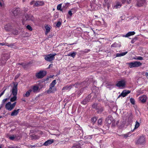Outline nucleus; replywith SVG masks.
Instances as JSON below:
<instances>
[{"label":"nucleus","instance_id":"nucleus-1","mask_svg":"<svg viewBox=\"0 0 148 148\" xmlns=\"http://www.w3.org/2000/svg\"><path fill=\"white\" fill-rule=\"evenodd\" d=\"M56 55V53H50L49 54L46 55L45 56V60L49 62H51L53 60L55 59V56Z\"/></svg>","mask_w":148,"mask_h":148},{"label":"nucleus","instance_id":"nucleus-2","mask_svg":"<svg viewBox=\"0 0 148 148\" xmlns=\"http://www.w3.org/2000/svg\"><path fill=\"white\" fill-rule=\"evenodd\" d=\"M47 74V72L45 71H40L36 73L35 75L36 77L38 79H42Z\"/></svg>","mask_w":148,"mask_h":148},{"label":"nucleus","instance_id":"nucleus-3","mask_svg":"<svg viewBox=\"0 0 148 148\" xmlns=\"http://www.w3.org/2000/svg\"><path fill=\"white\" fill-rule=\"evenodd\" d=\"M130 68H134L140 66L142 65V63L140 62L135 61L129 63Z\"/></svg>","mask_w":148,"mask_h":148},{"label":"nucleus","instance_id":"nucleus-4","mask_svg":"<svg viewBox=\"0 0 148 148\" xmlns=\"http://www.w3.org/2000/svg\"><path fill=\"white\" fill-rule=\"evenodd\" d=\"M126 84V82L123 80L117 81L116 86L119 88L121 87H124Z\"/></svg>","mask_w":148,"mask_h":148},{"label":"nucleus","instance_id":"nucleus-5","mask_svg":"<svg viewBox=\"0 0 148 148\" xmlns=\"http://www.w3.org/2000/svg\"><path fill=\"white\" fill-rule=\"evenodd\" d=\"M12 12L14 16L18 15L20 13V9L19 8H14L12 10Z\"/></svg>","mask_w":148,"mask_h":148},{"label":"nucleus","instance_id":"nucleus-6","mask_svg":"<svg viewBox=\"0 0 148 148\" xmlns=\"http://www.w3.org/2000/svg\"><path fill=\"white\" fill-rule=\"evenodd\" d=\"M145 137L144 136H142L137 140V143L138 144H143L145 143Z\"/></svg>","mask_w":148,"mask_h":148},{"label":"nucleus","instance_id":"nucleus-7","mask_svg":"<svg viewBox=\"0 0 148 148\" xmlns=\"http://www.w3.org/2000/svg\"><path fill=\"white\" fill-rule=\"evenodd\" d=\"M130 91L129 90H124L123 91L121 94L119 96V97L120 96H122L124 97L126 96L127 95L130 93Z\"/></svg>","mask_w":148,"mask_h":148},{"label":"nucleus","instance_id":"nucleus-8","mask_svg":"<svg viewBox=\"0 0 148 148\" xmlns=\"http://www.w3.org/2000/svg\"><path fill=\"white\" fill-rule=\"evenodd\" d=\"M17 84H14L12 89V93L13 95H16L17 93Z\"/></svg>","mask_w":148,"mask_h":148},{"label":"nucleus","instance_id":"nucleus-9","mask_svg":"<svg viewBox=\"0 0 148 148\" xmlns=\"http://www.w3.org/2000/svg\"><path fill=\"white\" fill-rule=\"evenodd\" d=\"M87 81H84L82 83V84H86V85H85L86 86V85H88V84L92 82H94V80L93 79V78L92 77L90 78H87L86 79Z\"/></svg>","mask_w":148,"mask_h":148},{"label":"nucleus","instance_id":"nucleus-10","mask_svg":"<svg viewBox=\"0 0 148 148\" xmlns=\"http://www.w3.org/2000/svg\"><path fill=\"white\" fill-rule=\"evenodd\" d=\"M90 99V97L89 95L87 96L86 98L81 103L85 105L89 101Z\"/></svg>","mask_w":148,"mask_h":148},{"label":"nucleus","instance_id":"nucleus-11","mask_svg":"<svg viewBox=\"0 0 148 148\" xmlns=\"http://www.w3.org/2000/svg\"><path fill=\"white\" fill-rule=\"evenodd\" d=\"M54 140L53 139H51L46 141L43 144V145L47 146L50 145L53 143Z\"/></svg>","mask_w":148,"mask_h":148},{"label":"nucleus","instance_id":"nucleus-12","mask_svg":"<svg viewBox=\"0 0 148 148\" xmlns=\"http://www.w3.org/2000/svg\"><path fill=\"white\" fill-rule=\"evenodd\" d=\"M44 3L43 1H37L36 2L34 3V4L33 5L34 7L37 6H42L44 5Z\"/></svg>","mask_w":148,"mask_h":148},{"label":"nucleus","instance_id":"nucleus-13","mask_svg":"<svg viewBox=\"0 0 148 148\" xmlns=\"http://www.w3.org/2000/svg\"><path fill=\"white\" fill-rule=\"evenodd\" d=\"M128 118L126 119V121L129 123L131 122L133 119V115L131 113H130L128 115Z\"/></svg>","mask_w":148,"mask_h":148},{"label":"nucleus","instance_id":"nucleus-14","mask_svg":"<svg viewBox=\"0 0 148 148\" xmlns=\"http://www.w3.org/2000/svg\"><path fill=\"white\" fill-rule=\"evenodd\" d=\"M113 120V118L111 115H109L108 117L106 119V123L108 124H110Z\"/></svg>","mask_w":148,"mask_h":148},{"label":"nucleus","instance_id":"nucleus-15","mask_svg":"<svg viewBox=\"0 0 148 148\" xmlns=\"http://www.w3.org/2000/svg\"><path fill=\"white\" fill-rule=\"evenodd\" d=\"M5 108L6 109L8 110L9 111L11 110L12 109V106L11 103L10 102H9L7 103L5 106Z\"/></svg>","mask_w":148,"mask_h":148},{"label":"nucleus","instance_id":"nucleus-16","mask_svg":"<svg viewBox=\"0 0 148 148\" xmlns=\"http://www.w3.org/2000/svg\"><path fill=\"white\" fill-rule=\"evenodd\" d=\"M147 99V97L146 95H143L139 97L140 101L143 103H144L146 102Z\"/></svg>","mask_w":148,"mask_h":148},{"label":"nucleus","instance_id":"nucleus-17","mask_svg":"<svg viewBox=\"0 0 148 148\" xmlns=\"http://www.w3.org/2000/svg\"><path fill=\"white\" fill-rule=\"evenodd\" d=\"M55 91H56V88L53 87H51V86H50L49 89L47 90V92L48 94H50L51 93L54 92Z\"/></svg>","mask_w":148,"mask_h":148},{"label":"nucleus","instance_id":"nucleus-18","mask_svg":"<svg viewBox=\"0 0 148 148\" xmlns=\"http://www.w3.org/2000/svg\"><path fill=\"white\" fill-rule=\"evenodd\" d=\"M31 88L32 91L34 92H36L39 88L38 86H32Z\"/></svg>","mask_w":148,"mask_h":148},{"label":"nucleus","instance_id":"nucleus-19","mask_svg":"<svg viewBox=\"0 0 148 148\" xmlns=\"http://www.w3.org/2000/svg\"><path fill=\"white\" fill-rule=\"evenodd\" d=\"M32 92V90L31 89L29 90L26 92L25 94H24L23 96L24 97H29L30 95V93Z\"/></svg>","mask_w":148,"mask_h":148},{"label":"nucleus","instance_id":"nucleus-20","mask_svg":"<svg viewBox=\"0 0 148 148\" xmlns=\"http://www.w3.org/2000/svg\"><path fill=\"white\" fill-rule=\"evenodd\" d=\"M103 108L101 105H100L97 110V113H100L103 111Z\"/></svg>","mask_w":148,"mask_h":148},{"label":"nucleus","instance_id":"nucleus-21","mask_svg":"<svg viewBox=\"0 0 148 148\" xmlns=\"http://www.w3.org/2000/svg\"><path fill=\"white\" fill-rule=\"evenodd\" d=\"M20 109H18L17 110H14L11 113V115L12 116H15L19 112Z\"/></svg>","mask_w":148,"mask_h":148},{"label":"nucleus","instance_id":"nucleus-22","mask_svg":"<svg viewBox=\"0 0 148 148\" xmlns=\"http://www.w3.org/2000/svg\"><path fill=\"white\" fill-rule=\"evenodd\" d=\"M26 20H32L33 17L30 14H26L25 16Z\"/></svg>","mask_w":148,"mask_h":148},{"label":"nucleus","instance_id":"nucleus-23","mask_svg":"<svg viewBox=\"0 0 148 148\" xmlns=\"http://www.w3.org/2000/svg\"><path fill=\"white\" fill-rule=\"evenodd\" d=\"M8 59V58H5V57H2V60H1V64H2V65L5 64L6 61H7Z\"/></svg>","mask_w":148,"mask_h":148},{"label":"nucleus","instance_id":"nucleus-24","mask_svg":"<svg viewBox=\"0 0 148 148\" xmlns=\"http://www.w3.org/2000/svg\"><path fill=\"white\" fill-rule=\"evenodd\" d=\"M127 53V51H125L121 53H117L116 54V57H119L121 56H123L126 55Z\"/></svg>","mask_w":148,"mask_h":148},{"label":"nucleus","instance_id":"nucleus-25","mask_svg":"<svg viewBox=\"0 0 148 148\" xmlns=\"http://www.w3.org/2000/svg\"><path fill=\"white\" fill-rule=\"evenodd\" d=\"M4 29L7 31H9L11 29V26L9 24L5 25L4 26Z\"/></svg>","mask_w":148,"mask_h":148},{"label":"nucleus","instance_id":"nucleus-26","mask_svg":"<svg viewBox=\"0 0 148 148\" xmlns=\"http://www.w3.org/2000/svg\"><path fill=\"white\" fill-rule=\"evenodd\" d=\"M45 28L46 29V31L45 32V34L47 35L48 33L50 32L51 29L48 25L46 26Z\"/></svg>","mask_w":148,"mask_h":148},{"label":"nucleus","instance_id":"nucleus-27","mask_svg":"<svg viewBox=\"0 0 148 148\" xmlns=\"http://www.w3.org/2000/svg\"><path fill=\"white\" fill-rule=\"evenodd\" d=\"M72 85L67 86H66L64 87L62 89V90H69L72 88Z\"/></svg>","mask_w":148,"mask_h":148},{"label":"nucleus","instance_id":"nucleus-28","mask_svg":"<svg viewBox=\"0 0 148 148\" xmlns=\"http://www.w3.org/2000/svg\"><path fill=\"white\" fill-rule=\"evenodd\" d=\"M135 34V32H128L125 35V37H128L134 35Z\"/></svg>","mask_w":148,"mask_h":148},{"label":"nucleus","instance_id":"nucleus-29","mask_svg":"<svg viewBox=\"0 0 148 148\" xmlns=\"http://www.w3.org/2000/svg\"><path fill=\"white\" fill-rule=\"evenodd\" d=\"M76 52H73V53H70L67 55V56H69L72 57L73 58H75L76 55Z\"/></svg>","mask_w":148,"mask_h":148},{"label":"nucleus","instance_id":"nucleus-30","mask_svg":"<svg viewBox=\"0 0 148 148\" xmlns=\"http://www.w3.org/2000/svg\"><path fill=\"white\" fill-rule=\"evenodd\" d=\"M140 123L137 121H136L135 122L134 129L135 130L137 129L140 126Z\"/></svg>","mask_w":148,"mask_h":148},{"label":"nucleus","instance_id":"nucleus-31","mask_svg":"<svg viewBox=\"0 0 148 148\" xmlns=\"http://www.w3.org/2000/svg\"><path fill=\"white\" fill-rule=\"evenodd\" d=\"M99 105H100L98 104L97 103H94L92 105V107L97 110Z\"/></svg>","mask_w":148,"mask_h":148},{"label":"nucleus","instance_id":"nucleus-32","mask_svg":"<svg viewBox=\"0 0 148 148\" xmlns=\"http://www.w3.org/2000/svg\"><path fill=\"white\" fill-rule=\"evenodd\" d=\"M31 137L32 139H36L39 138V136H38L35 134H33L31 135Z\"/></svg>","mask_w":148,"mask_h":148},{"label":"nucleus","instance_id":"nucleus-33","mask_svg":"<svg viewBox=\"0 0 148 148\" xmlns=\"http://www.w3.org/2000/svg\"><path fill=\"white\" fill-rule=\"evenodd\" d=\"M56 84V80H54L50 84V86H51V87H54L55 85Z\"/></svg>","mask_w":148,"mask_h":148},{"label":"nucleus","instance_id":"nucleus-34","mask_svg":"<svg viewBox=\"0 0 148 148\" xmlns=\"http://www.w3.org/2000/svg\"><path fill=\"white\" fill-rule=\"evenodd\" d=\"M16 95H14V96L10 99V101L11 102H14L16 100Z\"/></svg>","mask_w":148,"mask_h":148},{"label":"nucleus","instance_id":"nucleus-35","mask_svg":"<svg viewBox=\"0 0 148 148\" xmlns=\"http://www.w3.org/2000/svg\"><path fill=\"white\" fill-rule=\"evenodd\" d=\"M62 4H58L57 6V9L63 12V10L61 8Z\"/></svg>","mask_w":148,"mask_h":148},{"label":"nucleus","instance_id":"nucleus-36","mask_svg":"<svg viewBox=\"0 0 148 148\" xmlns=\"http://www.w3.org/2000/svg\"><path fill=\"white\" fill-rule=\"evenodd\" d=\"M121 4L119 2H117L116 5L115 6V7L116 8H120L121 7Z\"/></svg>","mask_w":148,"mask_h":148},{"label":"nucleus","instance_id":"nucleus-37","mask_svg":"<svg viewBox=\"0 0 148 148\" xmlns=\"http://www.w3.org/2000/svg\"><path fill=\"white\" fill-rule=\"evenodd\" d=\"M130 101L132 104L133 105L135 104V101L134 99L133 98H131L130 99Z\"/></svg>","mask_w":148,"mask_h":148},{"label":"nucleus","instance_id":"nucleus-38","mask_svg":"<svg viewBox=\"0 0 148 148\" xmlns=\"http://www.w3.org/2000/svg\"><path fill=\"white\" fill-rule=\"evenodd\" d=\"M102 119H99L98 121V123L99 125H101L102 123Z\"/></svg>","mask_w":148,"mask_h":148},{"label":"nucleus","instance_id":"nucleus-39","mask_svg":"<svg viewBox=\"0 0 148 148\" xmlns=\"http://www.w3.org/2000/svg\"><path fill=\"white\" fill-rule=\"evenodd\" d=\"M97 120V119L96 117H93L91 119V121L93 123H95Z\"/></svg>","mask_w":148,"mask_h":148},{"label":"nucleus","instance_id":"nucleus-40","mask_svg":"<svg viewBox=\"0 0 148 148\" xmlns=\"http://www.w3.org/2000/svg\"><path fill=\"white\" fill-rule=\"evenodd\" d=\"M118 45V44L117 43L115 42L111 45V47H117Z\"/></svg>","mask_w":148,"mask_h":148},{"label":"nucleus","instance_id":"nucleus-41","mask_svg":"<svg viewBox=\"0 0 148 148\" xmlns=\"http://www.w3.org/2000/svg\"><path fill=\"white\" fill-rule=\"evenodd\" d=\"M61 25V23L60 21H58L57 23L56 26L58 27H59Z\"/></svg>","mask_w":148,"mask_h":148},{"label":"nucleus","instance_id":"nucleus-42","mask_svg":"<svg viewBox=\"0 0 148 148\" xmlns=\"http://www.w3.org/2000/svg\"><path fill=\"white\" fill-rule=\"evenodd\" d=\"M26 28L28 29L29 30H30V31H32V27H31V26L29 25H28L27 26H26Z\"/></svg>","mask_w":148,"mask_h":148},{"label":"nucleus","instance_id":"nucleus-43","mask_svg":"<svg viewBox=\"0 0 148 148\" xmlns=\"http://www.w3.org/2000/svg\"><path fill=\"white\" fill-rule=\"evenodd\" d=\"M69 5V3H65L64 4V5H63V7L66 8L67 7H68Z\"/></svg>","mask_w":148,"mask_h":148},{"label":"nucleus","instance_id":"nucleus-44","mask_svg":"<svg viewBox=\"0 0 148 148\" xmlns=\"http://www.w3.org/2000/svg\"><path fill=\"white\" fill-rule=\"evenodd\" d=\"M136 60H142L143 59V57L141 56H138L136 58Z\"/></svg>","mask_w":148,"mask_h":148},{"label":"nucleus","instance_id":"nucleus-45","mask_svg":"<svg viewBox=\"0 0 148 148\" xmlns=\"http://www.w3.org/2000/svg\"><path fill=\"white\" fill-rule=\"evenodd\" d=\"M15 138V137L14 135L9 137V139L11 140H13Z\"/></svg>","mask_w":148,"mask_h":148},{"label":"nucleus","instance_id":"nucleus-46","mask_svg":"<svg viewBox=\"0 0 148 148\" xmlns=\"http://www.w3.org/2000/svg\"><path fill=\"white\" fill-rule=\"evenodd\" d=\"M16 102H15L14 103H13L12 104H11V106H12V109H13L14 108V107H15V106L16 105Z\"/></svg>","mask_w":148,"mask_h":148},{"label":"nucleus","instance_id":"nucleus-47","mask_svg":"<svg viewBox=\"0 0 148 148\" xmlns=\"http://www.w3.org/2000/svg\"><path fill=\"white\" fill-rule=\"evenodd\" d=\"M7 100H8L7 98L4 99L2 101V104L3 105L4 103H5V102Z\"/></svg>","mask_w":148,"mask_h":148},{"label":"nucleus","instance_id":"nucleus-48","mask_svg":"<svg viewBox=\"0 0 148 148\" xmlns=\"http://www.w3.org/2000/svg\"><path fill=\"white\" fill-rule=\"evenodd\" d=\"M143 3H140L139 2H138L137 4V5L138 6L140 7L142 5H143Z\"/></svg>","mask_w":148,"mask_h":148},{"label":"nucleus","instance_id":"nucleus-49","mask_svg":"<svg viewBox=\"0 0 148 148\" xmlns=\"http://www.w3.org/2000/svg\"><path fill=\"white\" fill-rule=\"evenodd\" d=\"M6 88L5 89L3 92L1 93L0 94V97L4 94L5 90H6Z\"/></svg>","mask_w":148,"mask_h":148},{"label":"nucleus","instance_id":"nucleus-50","mask_svg":"<svg viewBox=\"0 0 148 148\" xmlns=\"http://www.w3.org/2000/svg\"><path fill=\"white\" fill-rule=\"evenodd\" d=\"M123 136L125 138L128 137V134H124Z\"/></svg>","mask_w":148,"mask_h":148},{"label":"nucleus","instance_id":"nucleus-51","mask_svg":"<svg viewBox=\"0 0 148 148\" xmlns=\"http://www.w3.org/2000/svg\"><path fill=\"white\" fill-rule=\"evenodd\" d=\"M90 51V49H85V51H84V52L85 53H87Z\"/></svg>","mask_w":148,"mask_h":148},{"label":"nucleus","instance_id":"nucleus-52","mask_svg":"<svg viewBox=\"0 0 148 148\" xmlns=\"http://www.w3.org/2000/svg\"><path fill=\"white\" fill-rule=\"evenodd\" d=\"M68 13L69 15L70 16H71L72 15V11L71 10H69V11Z\"/></svg>","mask_w":148,"mask_h":148},{"label":"nucleus","instance_id":"nucleus-53","mask_svg":"<svg viewBox=\"0 0 148 148\" xmlns=\"http://www.w3.org/2000/svg\"><path fill=\"white\" fill-rule=\"evenodd\" d=\"M127 0H121V2L122 3H124L126 2Z\"/></svg>","mask_w":148,"mask_h":148},{"label":"nucleus","instance_id":"nucleus-54","mask_svg":"<svg viewBox=\"0 0 148 148\" xmlns=\"http://www.w3.org/2000/svg\"><path fill=\"white\" fill-rule=\"evenodd\" d=\"M34 2H35V1L34 0L32 1L30 3V5H32L34 4Z\"/></svg>","mask_w":148,"mask_h":148},{"label":"nucleus","instance_id":"nucleus-55","mask_svg":"<svg viewBox=\"0 0 148 148\" xmlns=\"http://www.w3.org/2000/svg\"><path fill=\"white\" fill-rule=\"evenodd\" d=\"M75 147L76 148H81V147L79 144L76 145L75 146Z\"/></svg>","mask_w":148,"mask_h":148},{"label":"nucleus","instance_id":"nucleus-56","mask_svg":"<svg viewBox=\"0 0 148 148\" xmlns=\"http://www.w3.org/2000/svg\"><path fill=\"white\" fill-rule=\"evenodd\" d=\"M132 0H127V2L128 4H129L131 3Z\"/></svg>","mask_w":148,"mask_h":148},{"label":"nucleus","instance_id":"nucleus-57","mask_svg":"<svg viewBox=\"0 0 148 148\" xmlns=\"http://www.w3.org/2000/svg\"><path fill=\"white\" fill-rule=\"evenodd\" d=\"M3 6V3L2 2H0V7H1Z\"/></svg>","mask_w":148,"mask_h":148},{"label":"nucleus","instance_id":"nucleus-58","mask_svg":"<svg viewBox=\"0 0 148 148\" xmlns=\"http://www.w3.org/2000/svg\"><path fill=\"white\" fill-rule=\"evenodd\" d=\"M53 66V65L52 64H50L49 65L48 67V68H49L51 67L52 66Z\"/></svg>","mask_w":148,"mask_h":148},{"label":"nucleus","instance_id":"nucleus-59","mask_svg":"<svg viewBox=\"0 0 148 148\" xmlns=\"http://www.w3.org/2000/svg\"><path fill=\"white\" fill-rule=\"evenodd\" d=\"M145 76L148 77V73L146 72L145 74Z\"/></svg>","mask_w":148,"mask_h":148},{"label":"nucleus","instance_id":"nucleus-60","mask_svg":"<svg viewBox=\"0 0 148 148\" xmlns=\"http://www.w3.org/2000/svg\"><path fill=\"white\" fill-rule=\"evenodd\" d=\"M1 45L2 46L5 45V43H0V45Z\"/></svg>","mask_w":148,"mask_h":148},{"label":"nucleus","instance_id":"nucleus-61","mask_svg":"<svg viewBox=\"0 0 148 148\" xmlns=\"http://www.w3.org/2000/svg\"><path fill=\"white\" fill-rule=\"evenodd\" d=\"M75 43H72V44H69V45H73L74 44H75Z\"/></svg>","mask_w":148,"mask_h":148},{"label":"nucleus","instance_id":"nucleus-62","mask_svg":"<svg viewBox=\"0 0 148 148\" xmlns=\"http://www.w3.org/2000/svg\"><path fill=\"white\" fill-rule=\"evenodd\" d=\"M108 1V0H104V1L106 3Z\"/></svg>","mask_w":148,"mask_h":148},{"label":"nucleus","instance_id":"nucleus-63","mask_svg":"<svg viewBox=\"0 0 148 148\" xmlns=\"http://www.w3.org/2000/svg\"><path fill=\"white\" fill-rule=\"evenodd\" d=\"M60 71H59V72H58V75H59V74H60Z\"/></svg>","mask_w":148,"mask_h":148},{"label":"nucleus","instance_id":"nucleus-64","mask_svg":"<svg viewBox=\"0 0 148 148\" xmlns=\"http://www.w3.org/2000/svg\"><path fill=\"white\" fill-rule=\"evenodd\" d=\"M10 46H13V44H11L10 45Z\"/></svg>","mask_w":148,"mask_h":148}]
</instances>
